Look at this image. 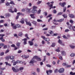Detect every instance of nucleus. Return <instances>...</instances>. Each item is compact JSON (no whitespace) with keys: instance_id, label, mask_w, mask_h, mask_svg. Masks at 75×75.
Segmentation results:
<instances>
[{"instance_id":"1","label":"nucleus","mask_w":75,"mask_h":75,"mask_svg":"<svg viewBox=\"0 0 75 75\" xmlns=\"http://www.w3.org/2000/svg\"><path fill=\"white\" fill-rule=\"evenodd\" d=\"M37 8V7L35 6H34L33 7V9L32 10V13H33V14H32L30 15L31 18H35V17L34 16L35 15L34 14H35V13H36L37 12V10H36V8Z\"/></svg>"},{"instance_id":"2","label":"nucleus","mask_w":75,"mask_h":75,"mask_svg":"<svg viewBox=\"0 0 75 75\" xmlns=\"http://www.w3.org/2000/svg\"><path fill=\"white\" fill-rule=\"evenodd\" d=\"M5 35L4 34H0V37H2L0 38V40H1L2 42H4L5 41V40L3 39V36Z\"/></svg>"},{"instance_id":"3","label":"nucleus","mask_w":75,"mask_h":75,"mask_svg":"<svg viewBox=\"0 0 75 75\" xmlns=\"http://www.w3.org/2000/svg\"><path fill=\"white\" fill-rule=\"evenodd\" d=\"M33 59H37V61H41V59L37 56H35L33 57Z\"/></svg>"},{"instance_id":"4","label":"nucleus","mask_w":75,"mask_h":75,"mask_svg":"<svg viewBox=\"0 0 75 75\" xmlns=\"http://www.w3.org/2000/svg\"><path fill=\"white\" fill-rule=\"evenodd\" d=\"M41 38H43V40H45V41H50V39H49V38H46L44 36H42Z\"/></svg>"},{"instance_id":"5","label":"nucleus","mask_w":75,"mask_h":75,"mask_svg":"<svg viewBox=\"0 0 75 75\" xmlns=\"http://www.w3.org/2000/svg\"><path fill=\"white\" fill-rule=\"evenodd\" d=\"M66 3L65 2H63L62 3H59V5H60L62 7H64V6L66 5Z\"/></svg>"},{"instance_id":"6","label":"nucleus","mask_w":75,"mask_h":75,"mask_svg":"<svg viewBox=\"0 0 75 75\" xmlns=\"http://www.w3.org/2000/svg\"><path fill=\"white\" fill-rule=\"evenodd\" d=\"M12 69L14 72H18V71H19V69H16L14 67H12Z\"/></svg>"},{"instance_id":"7","label":"nucleus","mask_w":75,"mask_h":75,"mask_svg":"<svg viewBox=\"0 0 75 75\" xmlns=\"http://www.w3.org/2000/svg\"><path fill=\"white\" fill-rule=\"evenodd\" d=\"M35 62H37L35 61V60H34V59H33V58L32 59H31L30 61V62H29L30 64H34Z\"/></svg>"},{"instance_id":"8","label":"nucleus","mask_w":75,"mask_h":75,"mask_svg":"<svg viewBox=\"0 0 75 75\" xmlns=\"http://www.w3.org/2000/svg\"><path fill=\"white\" fill-rule=\"evenodd\" d=\"M58 72L60 73H63L64 72V69L63 68L60 69L59 70H58Z\"/></svg>"},{"instance_id":"9","label":"nucleus","mask_w":75,"mask_h":75,"mask_svg":"<svg viewBox=\"0 0 75 75\" xmlns=\"http://www.w3.org/2000/svg\"><path fill=\"white\" fill-rule=\"evenodd\" d=\"M58 42L59 44H60L61 45H62L63 46L64 45V43H62V41H61L60 39L59 40Z\"/></svg>"},{"instance_id":"10","label":"nucleus","mask_w":75,"mask_h":75,"mask_svg":"<svg viewBox=\"0 0 75 75\" xmlns=\"http://www.w3.org/2000/svg\"><path fill=\"white\" fill-rule=\"evenodd\" d=\"M22 41H24L23 43L24 45H26V44H27V39L26 38H25L23 39Z\"/></svg>"},{"instance_id":"11","label":"nucleus","mask_w":75,"mask_h":75,"mask_svg":"<svg viewBox=\"0 0 75 75\" xmlns=\"http://www.w3.org/2000/svg\"><path fill=\"white\" fill-rule=\"evenodd\" d=\"M68 27L69 29H70V30H73L74 31H75V30L74 29L73 27H72V26L71 25H69L68 26Z\"/></svg>"},{"instance_id":"12","label":"nucleus","mask_w":75,"mask_h":75,"mask_svg":"<svg viewBox=\"0 0 75 75\" xmlns=\"http://www.w3.org/2000/svg\"><path fill=\"white\" fill-rule=\"evenodd\" d=\"M48 72H49V73H52V71L51 70H49L48 71L47 70L46 71V73L47 74V75H49V74H48Z\"/></svg>"},{"instance_id":"13","label":"nucleus","mask_w":75,"mask_h":75,"mask_svg":"<svg viewBox=\"0 0 75 75\" xmlns=\"http://www.w3.org/2000/svg\"><path fill=\"white\" fill-rule=\"evenodd\" d=\"M69 17H70V18H74V15L72 14H69Z\"/></svg>"},{"instance_id":"14","label":"nucleus","mask_w":75,"mask_h":75,"mask_svg":"<svg viewBox=\"0 0 75 75\" xmlns=\"http://www.w3.org/2000/svg\"><path fill=\"white\" fill-rule=\"evenodd\" d=\"M61 53L62 55H66V53L65 51H63L61 52Z\"/></svg>"},{"instance_id":"15","label":"nucleus","mask_w":75,"mask_h":75,"mask_svg":"<svg viewBox=\"0 0 75 75\" xmlns=\"http://www.w3.org/2000/svg\"><path fill=\"white\" fill-rule=\"evenodd\" d=\"M28 43H29L30 44V46L33 45L34 44L33 42H32V41H29L28 42Z\"/></svg>"},{"instance_id":"16","label":"nucleus","mask_w":75,"mask_h":75,"mask_svg":"<svg viewBox=\"0 0 75 75\" xmlns=\"http://www.w3.org/2000/svg\"><path fill=\"white\" fill-rule=\"evenodd\" d=\"M10 59L11 60H13L14 59V56H10Z\"/></svg>"},{"instance_id":"17","label":"nucleus","mask_w":75,"mask_h":75,"mask_svg":"<svg viewBox=\"0 0 75 75\" xmlns=\"http://www.w3.org/2000/svg\"><path fill=\"white\" fill-rule=\"evenodd\" d=\"M23 58H27L29 57V55L26 56L25 55H23L22 56Z\"/></svg>"},{"instance_id":"18","label":"nucleus","mask_w":75,"mask_h":75,"mask_svg":"<svg viewBox=\"0 0 75 75\" xmlns=\"http://www.w3.org/2000/svg\"><path fill=\"white\" fill-rule=\"evenodd\" d=\"M70 56L71 57H74L75 56V53H72L70 54Z\"/></svg>"},{"instance_id":"19","label":"nucleus","mask_w":75,"mask_h":75,"mask_svg":"<svg viewBox=\"0 0 75 75\" xmlns=\"http://www.w3.org/2000/svg\"><path fill=\"white\" fill-rule=\"evenodd\" d=\"M5 16H6V17H10V14L8 13H6L5 14Z\"/></svg>"},{"instance_id":"20","label":"nucleus","mask_w":75,"mask_h":75,"mask_svg":"<svg viewBox=\"0 0 75 75\" xmlns=\"http://www.w3.org/2000/svg\"><path fill=\"white\" fill-rule=\"evenodd\" d=\"M69 47H70V48H72V49H74V48H75V46H74L72 45H69Z\"/></svg>"},{"instance_id":"21","label":"nucleus","mask_w":75,"mask_h":75,"mask_svg":"<svg viewBox=\"0 0 75 75\" xmlns=\"http://www.w3.org/2000/svg\"><path fill=\"white\" fill-rule=\"evenodd\" d=\"M53 5L52 4H51L50 5H49V7H50V10H51L52 8H53V7L52 6Z\"/></svg>"},{"instance_id":"22","label":"nucleus","mask_w":75,"mask_h":75,"mask_svg":"<svg viewBox=\"0 0 75 75\" xmlns=\"http://www.w3.org/2000/svg\"><path fill=\"white\" fill-rule=\"evenodd\" d=\"M4 54V53L3 52H1L0 53V56H3Z\"/></svg>"},{"instance_id":"23","label":"nucleus","mask_w":75,"mask_h":75,"mask_svg":"<svg viewBox=\"0 0 75 75\" xmlns=\"http://www.w3.org/2000/svg\"><path fill=\"white\" fill-rule=\"evenodd\" d=\"M5 63L6 64V65H8V66H9L10 67H11V64H8V63L7 62H5Z\"/></svg>"},{"instance_id":"24","label":"nucleus","mask_w":75,"mask_h":75,"mask_svg":"<svg viewBox=\"0 0 75 75\" xmlns=\"http://www.w3.org/2000/svg\"><path fill=\"white\" fill-rule=\"evenodd\" d=\"M23 20H24L23 18L22 19V20L20 21V22H21V23L22 24H24V21Z\"/></svg>"},{"instance_id":"25","label":"nucleus","mask_w":75,"mask_h":75,"mask_svg":"<svg viewBox=\"0 0 75 75\" xmlns=\"http://www.w3.org/2000/svg\"><path fill=\"white\" fill-rule=\"evenodd\" d=\"M8 11H9V12H11V13H14V11L12 10V9H9Z\"/></svg>"},{"instance_id":"26","label":"nucleus","mask_w":75,"mask_h":75,"mask_svg":"<svg viewBox=\"0 0 75 75\" xmlns=\"http://www.w3.org/2000/svg\"><path fill=\"white\" fill-rule=\"evenodd\" d=\"M63 66H67L68 64L67 63H63Z\"/></svg>"},{"instance_id":"27","label":"nucleus","mask_w":75,"mask_h":75,"mask_svg":"<svg viewBox=\"0 0 75 75\" xmlns=\"http://www.w3.org/2000/svg\"><path fill=\"white\" fill-rule=\"evenodd\" d=\"M55 45H56V44L55 43H53L52 45H51V46L52 47H54L55 46Z\"/></svg>"},{"instance_id":"28","label":"nucleus","mask_w":75,"mask_h":75,"mask_svg":"<svg viewBox=\"0 0 75 75\" xmlns=\"http://www.w3.org/2000/svg\"><path fill=\"white\" fill-rule=\"evenodd\" d=\"M26 24H27L28 25H29L30 26H31V24L30 23V22H26Z\"/></svg>"},{"instance_id":"29","label":"nucleus","mask_w":75,"mask_h":75,"mask_svg":"<svg viewBox=\"0 0 75 75\" xmlns=\"http://www.w3.org/2000/svg\"><path fill=\"white\" fill-rule=\"evenodd\" d=\"M64 21V19H62L59 20H58V22H62V21Z\"/></svg>"},{"instance_id":"30","label":"nucleus","mask_w":75,"mask_h":75,"mask_svg":"<svg viewBox=\"0 0 75 75\" xmlns=\"http://www.w3.org/2000/svg\"><path fill=\"white\" fill-rule=\"evenodd\" d=\"M12 27L13 29H16L17 28V25H15L13 26Z\"/></svg>"},{"instance_id":"31","label":"nucleus","mask_w":75,"mask_h":75,"mask_svg":"<svg viewBox=\"0 0 75 75\" xmlns=\"http://www.w3.org/2000/svg\"><path fill=\"white\" fill-rule=\"evenodd\" d=\"M23 34L22 32H20L19 34V35L20 36V37H22V35H23Z\"/></svg>"},{"instance_id":"32","label":"nucleus","mask_w":75,"mask_h":75,"mask_svg":"<svg viewBox=\"0 0 75 75\" xmlns=\"http://www.w3.org/2000/svg\"><path fill=\"white\" fill-rule=\"evenodd\" d=\"M6 59H7V60H8L10 59V56H8L7 57H6Z\"/></svg>"},{"instance_id":"33","label":"nucleus","mask_w":75,"mask_h":75,"mask_svg":"<svg viewBox=\"0 0 75 75\" xmlns=\"http://www.w3.org/2000/svg\"><path fill=\"white\" fill-rule=\"evenodd\" d=\"M4 45V43H0V46L3 47Z\"/></svg>"},{"instance_id":"34","label":"nucleus","mask_w":75,"mask_h":75,"mask_svg":"<svg viewBox=\"0 0 75 75\" xmlns=\"http://www.w3.org/2000/svg\"><path fill=\"white\" fill-rule=\"evenodd\" d=\"M32 23L35 25H37V22H35V21H33V22Z\"/></svg>"},{"instance_id":"35","label":"nucleus","mask_w":75,"mask_h":75,"mask_svg":"<svg viewBox=\"0 0 75 75\" xmlns=\"http://www.w3.org/2000/svg\"><path fill=\"white\" fill-rule=\"evenodd\" d=\"M66 10H67V8H66V7H64L63 9V12H65Z\"/></svg>"},{"instance_id":"36","label":"nucleus","mask_w":75,"mask_h":75,"mask_svg":"<svg viewBox=\"0 0 75 75\" xmlns=\"http://www.w3.org/2000/svg\"><path fill=\"white\" fill-rule=\"evenodd\" d=\"M16 45L18 47H19V46H20V43H17Z\"/></svg>"},{"instance_id":"37","label":"nucleus","mask_w":75,"mask_h":75,"mask_svg":"<svg viewBox=\"0 0 75 75\" xmlns=\"http://www.w3.org/2000/svg\"><path fill=\"white\" fill-rule=\"evenodd\" d=\"M49 32L50 34H53L54 33V32H53V31H52L50 30L49 31Z\"/></svg>"},{"instance_id":"38","label":"nucleus","mask_w":75,"mask_h":75,"mask_svg":"<svg viewBox=\"0 0 75 75\" xmlns=\"http://www.w3.org/2000/svg\"><path fill=\"white\" fill-rule=\"evenodd\" d=\"M23 69L24 68H23V67H20V68H19V69L20 71H22V70H23Z\"/></svg>"},{"instance_id":"39","label":"nucleus","mask_w":75,"mask_h":75,"mask_svg":"<svg viewBox=\"0 0 75 75\" xmlns=\"http://www.w3.org/2000/svg\"><path fill=\"white\" fill-rule=\"evenodd\" d=\"M16 25V28L17 27V28H20L21 27L20 25L17 24Z\"/></svg>"},{"instance_id":"40","label":"nucleus","mask_w":75,"mask_h":75,"mask_svg":"<svg viewBox=\"0 0 75 75\" xmlns=\"http://www.w3.org/2000/svg\"><path fill=\"white\" fill-rule=\"evenodd\" d=\"M41 12V10H39V11H38L37 14H40V13Z\"/></svg>"},{"instance_id":"41","label":"nucleus","mask_w":75,"mask_h":75,"mask_svg":"<svg viewBox=\"0 0 75 75\" xmlns=\"http://www.w3.org/2000/svg\"><path fill=\"white\" fill-rule=\"evenodd\" d=\"M3 73V72L2 71H0V75H5V74H2Z\"/></svg>"},{"instance_id":"42","label":"nucleus","mask_w":75,"mask_h":75,"mask_svg":"<svg viewBox=\"0 0 75 75\" xmlns=\"http://www.w3.org/2000/svg\"><path fill=\"white\" fill-rule=\"evenodd\" d=\"M5 69H6V68L4 67L1 68V71H4Z\"/></svg>"},{"instance_id":"43","label":"nucleus","mask_w":75,"mask_h":75,"mask_svg":"<svg viewBox=\"0 0 75 75\" xmlns=\"http://www.w3.org/2000/svg\"><path fill=\"white\" fill-rule=\"evenodd\" d=\"M42 2V1H39L38 2V4H40V3H41V2Z\"/></svg>"},{"instance_id":"44","label":"nucleus","mask_w":75,"mask_h":75,"mask_svg":"<svg viewBox=\"0 0 75 75\" xmlns=\"http://www.w3.org/2000/svg\"><path fill=\"white\" fill-rule=\"evenodd\" d=\"M69 22L71 24H72V23H74V21H72V20H71L69 21Z\"/></svg>"},{"instance_id":"45","label":"nucleus","mask_w":75,"mask_h":75,"mask_svg":"<svg viewBox=\"0 0 75 75\" xmlns=\"http://www.w3.org/2000/svg\"><path fill=\"white\" fill-rule=\"evenodd\" d=\"M63 37L64 38H65V39H68V38L66 37L65 35H64L63 36Z\"/></svg>"},{"instance_id":"46","label":"nucleus","mask_w":75,"mask_h":75,"mask_svg":"<svg viewBox=\"0 0 75 75\" xmlns=\"http://www.w3.org/2000/svg\"><path fill=\"white\" fill-rule=\"evenodd\" d=\"M37 21L38 22H42V21L40 20V19H38L37 20Z\"/></svg>"},{"instance_id":"47","label":"nucleus","mask_w":75,"mask_h":75,"mask_svg":"<svg viewBox=\"0 0 75 75\" xmlns=\"http://www.w3.org/2000/svg\"><path fill=\"white\" fill-rule=\"evenodd\" d=\"M5 1V0H1V2L2 3H4Z\"/></svg>"},{"instance_id":"48","label":"nucleus","mask_w":75,"mask_h":75,"mask_svg":"<svg viewBox=\"0 0 75 75\" xmlns=\"http://www.w3.org/2000/svg\"><path fill=\"white\" fill-rule=\"evenodd\" d=\"M59 58L60 60H62V56H60L59 57Z\"/></svg>"},{"instance_id":"49","label":"nucleus","mask_w":75,"mask_h":75,"mask_svg":"<svg viewBox=\"0 0 75 75\" xmlns=\"http://www.w3.org/2000/svg\"><path fill=\"white\" fill-rule=\"evenodd\" d=\"M62 12H59V13L58 14H57V16H59V15H61V14H62Z\"/></svg>"},{"instance_id":"50","label":"nucleus","mask_w":75,"mask_h":75,"mask_svg":"<svg viewBox=\"0 0 75 75\" xmlns=\"http://www.w3.org/2000/svg\"><path fill=\"white\" fill-rule=\"evenodd\" d=\"M10 4H14V2L13 1H11L10 2Z\"/></svg>"},{"instance_id":"51","label":"nucleus","mask_w":75,"mask_h":75,"mask_svg":"<svg viewBox=\"0 0 75 75\" xmlns=\"http://www.w3.org/2000/svg\"><path fill=\"white\" fill-rule=\"evenodd\" d=\"M11 26H13H13H14V25H15V24L14 23H12V22L11 23Z\"/></svg>"},{"instance_id":"52","label":"nucleus","mask_w":75,"mask_h":75,"mask_svg":"<svg viewBox=\"0 0 75 75\" xmlns=\"http://www.w3.org/2000/svg\"><path fill=\"white\" fill-rule=\"evenodd\" d=\"M9 52V50H6V51L5 52V54H7V53H8Z\"/></svg>"},{"instance_id":"53","label":"nucleus","mask_w":75,"mask_h":75,"mask_svg":"<svg viewBox=\"0 0 75 75\" xmlns=\"http://www.w3.org/2000/svg\"><path fill=\"white\" fill-rule=\"evenodd\" d=\"M52 16V15L50 14L48 16H47V18H48V17H51Z\"/></svg>"},{"instance_id":"54","label":"nucleus","mask_w":75,"mask_h":75,"mask_svg":"<svg viewBox=\"0 0 75 75\" xmlns=\"http://www.w3.org/2000/svg\"><path fill=\"white\" fill-rule=\"evenodd\" d=\"M63 16L64 18H67V16L66 15H63Z\"/></svg>"},{"instance_id":"55","label":"nucleus","mask_w":75,"mask_h":75,"mask_svg":"<svg viewBox=\"0 0 75 75\" xmlns=\"http://www.w3.org/2000/svg\"><path fill=\"white\" fill-rule=\"evenodd\" d=\"M7 48V45H5L4 47V48L5 49L6 48Z\"/></svg>"},{"instance_id":"56","label":"nucleus","mask_w":75,"mask_h":75,"mask_svg":"<svg viewBox=\"0 0 75 75\" xmlns=\"http://www.w3.org/2000/svg\"><path fill=\"white\" fill-rule=\"evenodd\" d=\"M53 13L54 14L57 13V11H56L55 10H54L53 11Z\"/></svg>"},{"instance_id":"57","label":"nucleus","mask_w":75,"mask_h":75,"mask_svg":"<svg viewBox=\"0 0 75 75\" xmlns=\"http://www.w3.org/2000/svg\"><path fill=\"white\" fill-rule=\"evenodd\" d=\"M6 5L7 6H9V5H10V3L7 2V3L6 4Z\"/></svg>"},{"instance_id":"58","label":"nucleus","mask_w":75,"mask_h":75,"mask_svg":"<svg viewBox=\"0 0 75 75\" xmlns=\"http://www.w3.org/2000/svg\"><path fill=\"white\" fill-rule=\"evenodd\" d=\"M58 72V70L57 69H56L54 71V73H57Z\"/></svg>"},{"instance_id":"59","label":"nucleus","mask_w":75,"mask_h":75,"mask_svg":"<svg viewBox=\"0 0 75 75\" xmlns=\"http://www.w3.org/2000/svg\"><path fill=\"white\" fill-rule=\"evenodd\" d=\"M21 62H22V61H20L19 60H17L16 61V62H17V63H21Z\"/></svg>"},{"instance_id":"60","label":"nucleus","mask_w":75,"mask_h":75,"mask_svg":"<svg viewBox=\"0 0 75 75\" xmlns=\"http://www.w3.org/2000/svg\"><path fill=\"white\" fill-rule=\"evenodd\" d=\"M69 31V30L67 29L65 30V32H68V31Z\"/></svg>"},{"instance_id":"61","label":"nucleus","mask_w":75,"mask_h":75,"mask_svg":"<svg viewBox=\"0 0 75 75\" xmlns=\"http://www.w3.org/2000/svg\"><path fill=\"white\" fill-rule=\"evenodd\" d=\"M46 66L47 67H51V65H50V64H47L46 65Z\"/></svg>"},{"instance_id":"62","label":"nucleus","mask_w":75,"mask_h":75,"mask_svg":"<svg viewBox=\"0 0 75 75\" xmlns=\"http://www.w3.org/2000/svg\"><path fill=\"white\" fill-rule=\"evenodd\" d=\"M43 30H44V31L48 30V28H44L43 29Z\"/></svg>"},{"instance_id":"63","label":"nucleus","mask_w":75,"mask_h":75,"mask_svg":"<svg viewBox=\"0 0 75 75\" xmlns=\"http://www.w3.org/2000/svg\"><path fill=\"white\" fill-rule=\"evenodd\" d=\"M56 51L57 52H60V50H59V49H56Z\"/></svg>"},{"instance_id":"64","label":"nucleus","mask_w":75,"mask_h":75,"mask_svg":"<svg viewBox=\"0 0 75 75\" xmlns=\"http://www.w3.org/2000/svg\"><path fill=\"white\" fill-rule=\"evenodd\" d=\"M32 74L34 75H36V73H35V72H32Z\"/></svg>"}]
</instances>
